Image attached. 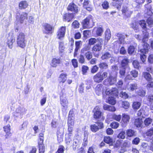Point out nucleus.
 Masks as SVG:
<instances>
[{
	"mask_svg": "<svg viewBox=\"0 0 153 153\" xmlns=\"http://www.w3.org/2000/svg\"><path fill=\"white\" fill-rule=\"evenodd\" d=\"M137 88V84L136 83L131 84L130 85V89L131 91H133L136 90Z\"/></svg>",
	"mask_w": 153,
	"mask_h": 153,
	"instance_id": "338daca9",
	"label": "nucleus"
},
{
	"mask_svg": "<svg viewBox=\"0 0 153 153\" xmlns=\"http://www.w3.org/2000/svg\"><path fill=\"white\" fill-rule=\"evenodd\" d=\"M130 72L133 78H135L138 76V72L135 70H133L130 71Z\"/></svg>",
	"mask_w": 153,
	"mask_h": 153,
	"instance_id": "052dcab7",
	"label": "nucleus"
},
{
	"mask_svg": "<svg viewBox=\"0 0 153 153\" xmlns=\"http://www.w3.org/2000/svg\"><path fill=\"white\" fill-rule=\"evenodd\" d=\"M59 51L61 53L63 52L65 49V47L64 45V43L63 42H59Z\"/></svg>",
	"mask_w": 153,
	"mask_h": 153,
	"instance_id": "603ef678",
	"label": "nucleus"
},
{
	"mask_svg": "<svg viewBox=\"0 0 153 153\" xmlns=\"http://www.w3.org/2000/svg\"><path fill=\"white\" fill-rule=\"evenodd\" d=\"M142 76L148 82L152 81L153 79L151 75L149 72H143Z\"/></svg>",
	"mask_w": 153,
	"mask_h": 153,
	"instance_id": "2f4dec72",
	"label": "nucleus"
},
{
	"mask_svg": "<svg viewBox=\"0 0 153 153\" xmlns=\"http://www.w3.org/2000/svg\"><path fill=\"white\" fill-rule=\"evenodd\" d=\"M103 39L102 38L100 37L97 39L95 38H91L88 40V45L90 46L94 45L96 42L97 43Z\"/></svg>",
	"mask_w": 153,
	"mask_h": 153,
	"instance_id": "b1692460",
	"label": "nucleus"
},
{
	"mask_svg": "<svg viewBox=\"0 0 153 153\" xmlns=\"http://www.w3.org/2000/svg\"><path fill=\"white\" fill-rule=\"evenodd\" d=\"M72 65L74 68H76L78 66V63L76 59H73L71 60Z\"/></svg>",
	"mask_w": 153,
	"mask_h": 153,
	"instance_id": "774afa93",
	"label": "nucleus"
},
{
	"mask_svg": "<svg viewBox=\"0 0 153 153\" xmlns=\"http://www.w3.org/2000/svg\"><path fill=\"white\" fill-rule=\"evenodd\" d=\"M25 35L22 32H20L17 36L16 43L17 46L24 48L26 46L27 41L25 39Z\"/></svg>",
	"mask_w": 153,
	"mask_h": 153,
	"instance_id": "7ed1b4c3",
	"label": "nucleus"
},
{
	"mask_svg": "<svg viewBox=\"0 0 153 153\" xmlns=\"http://www.w3.org/2000/svg\"><path fill=\"white\" fill-rule=\"evenodd\" d=\"M66 30V26H61L58 30L56 35L58 39H61L65 36Z\"/></svg>",
	"mask_w": 153,
	"mask_h": 153,
	"instance_id": "4468645a",
	"label": "nucleus"
},
{
	"mask_svg": "<svg viewBox=\"0 0 153 153\" xmlns=\"http://www.w3.org/2000/svg\"><path fill=\"white\" fill-rule=\"evenodd\" d=\"M111 57V54L108 52H106L102 55L101 58L102 60H104L108 59L110 58Z\"/></svg>",
	"mask_w": 153,
	"mask_h": 153,
	"instance_id": "49530a36",
	"label": "nucleus"
},
{
	"mask_svg": "<svg viewBox=\"0 0 153 153\" xmlns=\"http://www.w3.org/2000/svg\"><path fill=\"white\" fill-rule=\"evenodd\" d=\"M141 105L140 102L138 101H134L132 103V107L134 110L137 111L140 108Z\"/></svg>",
	"mask_w": 153,
	"mask_h": 153,
	"instance_id": "72a5a7b5",
	"label": "nucleus"
},
{
	"mask_svg": "<svg viewBox=\"0 0 153 153\" xmlns=\"http://www.w3.org/2000/svg\"><path fill=\"white\" fill-rule=\"evenodd\" d=\"M131 27L134 30L135 32H137L139 31V27L138 22L135 21L132 22L130 24Z\"/></svg>",
	"mask_w": 153,
	"mask_h": 153,
	"instance_id": "c85d7f7f",
	"label": "nucleus"
},
{
	"mask_svg": "<svg viewBox=\"0 0 153 153\" xmlns=\"http://www.w3.org/2000/svg\"><path fill=\"white\" fill-rule=\"evenodd\" d=\"M43 33L48 35H51L54 32V26L48 23H45L43 25Z\"/></svg>",
	"mask_w": 153,
	"mask_h": 153,
	"instance_id": "9b49d317",
	"label": "nucleus"
},
{
	"mask_svg": "<svg viewBox=\"0 0 153 153\" xmlns=\"http://www.w3.org/2000/svg\"><path fill=\"white\" fill-rule=\"evenodd\" d=\"M112 117L114 120L118 122H120L122 117V116L120 114L117 115L114 114L113 115Z\"/></svg>",
	"mask_w": 153,
	"mask_h": 153,
	"instance_id": "864d4df0",
	"label": "nucleus"
},
{
	"mask_svg": "<svg viewBox=\"0 0 153 153\" xmlns=\"http://www.w3.org/2000/svg\"><path fill=\"white\" fill-rule=\"evenodd\" d=\"M120 96L122 98L126 99L129 97V96L128 94L125 92L121 91L120 93Z\"/></svg>",
	"mask_w": 153,
	"mask_h": 153,
	"instance_id": "8fccbe9b",
	"label": "nucleus"
},
{
	"mask_svg": "<svg viewBox=\"0 0 153 153\" xmlns=\"http://www.w3.org/2000/svg\"><path fill=\"white\" fill-rule=\"evenodd\" d=\"M44 134L41 133L39 134V138L38 140V144H44Z\"/></svg>",
	"mask_w": 153,
	"mask_h": 153,
	"instance_id": "37998d69",
	"label": "nucleus"
},
{
	"mask_svg": "<svg viewBox=\"0 0 153 153\" xmlns=\"http://www.w3.org/2000/svg\"><path fill=\"white\" fill-rule=\"evenodd\" d=\"M96 28V36H100L103 33V30L102 27H95L94 28Z\"/></svg>",
	"mask_w": 153,
	"mask_h": 153,
	"instance_id": "f704fd0d",
	"label": "nucleus"
},
{
	"mask_svg": "<svg viewBox=\"0 0 153 153\" xmlns=\"http://www.w3.org/2000/svg\"><path fill=\"white\" fill-rule=\"evenodd\" d=\"M105 39L107 41H108L111 38V34L110 31L109 29L106 30L105 33Z\"/></svg>",
	"mask_w": 153,
	"mask_h": 153,
	"instance_id": "79ce46f5",
	"label": "nucleus"
},
{
	"mask_svg": "<svg viewBox=\"0 0 153 153\" xmlns=\"http://www.w3.org/2000/svg\"><path fill=\"white\" fill-rule=\"evenodd\" d=\"M28 4L26 0L21 1L19 3V8L20 10L25 9L28 6Z\"/></svg>",
	"mask_w": 153,
	"mask_h": 153,
	"instance_id": "bb28decb",
	"label": "nucleus"
},
{
	"mask_svg": "<svg viewBox=\"0 0 153 153\" xmlns=\"http://www.w3.org/2000/svg\"><path fill=\"white\" fill-rule=\"evenodd\" d=\"M89 69V68L88 66L86 65H83L82 67V73L83 75L85 74L88 70Z\"/></svg>",
	"mask_w": 153,
	"mask_h": 153,
	"instance_id": "e2e57ef3",
	"label": "nucleus"
},
{
	"mask_svg": "<svg viewBox=\"0 0 153 153\" xmlns=\"http://www.w3.org/2000/svg\"><path fill=\"white\" fill-rule=\"evenodd\" d=\"M146 99L149 103H152L153 102V95L149 94L147 96Z\"/></svg>",
	"mask_w": 153,
	"mask_h": 153,
	"instance_id": "4d7b16f0",
	"label": "nucleus"
},
{
	"mask_svg": "<svg viewBox=\"0 0 153 153\" xmlns=\"http://www.w3.org/2000/svg\"><path fill=\"white\" fill-rule=\"evenodd\" d=\"M75 16L74 13H71L65 12L62 16L63 21L65 22H71L75 18Z\"/></svg>",
	"mask_w": 153,
	"mask_h": 153,
	"instance_id": "ddd939ff",
	"label": "nucleus"
},
{
	"mask_svg": "<svg viewBox=\"0 0 153 153\" xmlns=\"http://www.w3.org/2000/svg\"><path fill=\"white\" fill-rule=\"evenodd\" d=\"M80 24L78 21L74 20L72 24V26L75 29H77L79 27Z\"/></svg>",
	"mask_w": 153,
	"mask_h": 153,
	"instance_id": "5fc2aeb1",
	"label": "nucleus"
},
{
	"mask_svg": "<svg viewBox=\"0 0 153 153\" xmlns=\"http://www.w3.org/2000/svg\"><path fill=\"white\" fill-rule=\"evenodd\" d=\"M103 108L105 110H107L111 112H114L116 110L114 106L105 104L103 106Z\"/></svg>",
	"mask_w": 153,
	"mask_h": 153,
	"instance_id": "473e14b6",
	"label": "nucleus"
},
{
	"mask_svg": "<svg viewBox=\"0 0 153 153\" xmlns=\"http://www.w3.org/2000/svg\"><path fill=\"white\" fill-rule=\"evenodd\" d=\"M129 62V60L125 56V58L121 62L120 64L121 68H126L128 66Z\"/></svg>",
	"mask_w": 153,
	"mask_h": 153,
	"instance_id": "c756f323",
	"label": "nucleus"
},
{
	"mask_svg": "<svg viewBox=\"0 0 153 153\" xmlns=\"http://www.w3.org/2000/svg\"><path fill=\"white\" fill-rule=\"evenodd\" d=\"M61 63V59L60 58H53L51 61L50 65L51 67L53 68L56 67L58 65Z\"/></svg>",
	"mask_w": 153,
	"mask_h": 153,
	"instance_id": "a211bd4d",
	"label": "nucleus"
},
{
	"mask_svg": "<svg viewBox=\"0 0 153 153\" xmlns=\"http://www.w3.org/2000/svg\"><path fill=\"white\" fill-rule=\"evenodd\" d=\"M91 49V46L89 45H86L81 50V52L82 53H84L85 52L89 51Z\"/></svg>",
	"mask_w": 153,
	"mask_h": 153,
	"instance_id": "09e8293b",
	"label": "nucleus"
},
{
	"mask_svg": "<svg viewBox=\"0 0 153 153\" xmlns=\"http://www.w3.org/2000/svg\"><path fill=\"white\" fill-rule=\"evenodd\" d=\"M114 97L113 96L109 97L106 102L111 105H114L116 103V100Z\"/></svg>",
	"mask_w": 153,
	"mask_h": 153,
	"instance_id": "e433bc0d",
	"label": "nucleus"
},
{
	"mask_svg": "<svg viewBox=\"0 0 153 153\" xmlns=\"http://www.w3.org/2000/svg\"><path fill=\"white\" fill-rule=\"evenodd\" d=\"M108 73L106 72H99L95 75L93 77L94 82L97 83L101 82L104 79L108 76Z\"/></svg>",
	"mask_w": 153,
	"mask_h": 153,
	"instance_id": "39448f33",
	"label": "nucleus"
},
{
	"mask_svg": "<svg viewBox=\"0 0 153 153\" xmlns=\"http://www.w3.org/2000/svg\"><path fill=\"white\" fill-rule=\"evenodd\" d=\"M99 68L101 69H106L108 68V65L105 62H101L98 64Z\"/></svg>",
	"mask_w": 153,
	"mask_h": 153,
	"instance_id": "a19ab883",
	"label": "nucleus"
},
{
	"mask_svg": "<svg viewBox=\"0 0 153 153\" xmlns=\"http://www.w3.org/2000/svg\"><path fill=\"white\" fill-rule=\"evenodd\" d=\"M93 118L97 120L96 123L98 124H103L102 122L104 120L105 118L99 106H96L93 111Z\"/></svg>",
	"mask_w": 153,
	"mask_h": 153,
	"instance_id": "f257e3e1",
	"label": "nucleus"
},
{
	"mask_svg": "<svg viewBox=\"0 0 153 153\" xmlns=\"http://www.w3.org/2000/svg\"><path fill=\"white\" fill-rule=\"evenodd\" d=\"M104 86L101 84L97 85L95 88V92L98 95H99L101 93L103 95V94H105V92L104 93Z\"/></svg>",
	"mask_w": 153,
	"mask_h": 153,
	"instance_id": "6ab92c4d",
	"label": "nucleus"
},
{
	"mask_svg": "<svg viewBox=\"0 0 153 153\" xmlns=\"http://www.w3.org/2000/svg\"><path fill=\"white\" fill-rule=\"evenodd\" d=\"M74 121V118L73 117H68V124H73Z\"/></svg>",
	"mask_w": 153,
	"mask_h": 153,
	"instance_id": "0e129e2a",
	"label": "nucleus"
},
{
	"mask_svg": "<svg viewBox=\"0 0 153 153\" xmlns=\"http://www.w3.org/2000/svg\"><path fill=\"white\" fill-rule=\"evenodd\" d=\"M93 17L91 15H88L82 22L81 23L84 29L90 28L91 27V23L93 21Z\"/></svg>",
	"mask_w": 153,
	"mask_h": 153,
	"instance_id": "1a4fd4ad",
	"label": "nucleus"
},
{
	"mask_svg": "<svg viewBox=\"0 0 153 153\" xmlns=\"http://www.w3.org/2000/svg\"><path fill=\"white\" fill-rule=\"evenodd\" d=\"M67 137H65V140H68L69 142H70L71 140V138L73 136V133L68 132L67 134Z\"/></svg>",
	"mask_w": 153,
	"mask_h": 153,
	"instance_id": "69168bd1",
	"label": "nucleus"
},
{
	"mask_svg": "<svg viewBox=\"0 0 153 153\" xmlns=\"http://www.w3.org/2000/svg\"><path fill=\"white\" fill-rule=\"evenodd\" d=\"M15 38L13 35L9 36L6 42L9 48L12 49L14 43L15 42Z\"/></svg>",
	"mask_w": 153,
	"mask_h": 153,
	"instance_id": "dca6fc26",
	"label": "nucleus"
},
{
	"mask_svg": "<svg viewBox=\"0 0 153 153\" xmlns=\"http://www.w3.org/2000/svg\"><path fill=\"white\" fill-rule=\"evenodd\" d=\"M139 25H140L141 27L142 30L143 34V35L142 39L144 40L148 39L149 36V33L147 31L148 29L147 27L146 22L144 20H141L138 22Z\"/></svg>",
	"mask_w": 153,
	"mask_h": 153,
	"instance_id": "20e7f679",
	"label": "nucleus"
},
{
	"mask_svg": "<svg viewBox=\"0 0 153 153\" xmlns=\"http://www.w3.org/2000/svg\"><path fill=\"white\" fill-rule=\"evenodd\" d=\"M113 5L117 9H120L124 0H112Z\"/></svg>",
	"mask_w": 153,
	"mask_h": 153,
	"instance_id": "393cba45",
	"label": "nucleus"
},
{
	"mask_svg": "<svg viewBox=\"0 0 153 153\" xmlns=\"http://www.w3.org/2000/svg\"><path fill=\"white\" fill-rule=\"evenodd\" d=\"M38 153H45V146L44 144H38Z\"/></svg>",
	"mask_w": 153,
	"mask_h": 153,
	"instance_id": "c9c22d12",
	"label": "nucleus"
},
{
	"mask_svg": "<svg viewBox=\"0 0 153 153\" xmlns=\"http://www.w3.org/2000/svg\"><path fill=\"white\" fill-rule=\"evenodd\" d=\"M65 150V147L63 145H59L55 153H64Z\"/></svg>",
	"mask_w": 153,
	"mask_h": 153,
	"instance_id": "3c124183",
	"label": "nucleus"
},
{
	"mask_svg": "<svg viewBox=\"0 0 153 153\" xmlns=\"http://www.w3.org/2000/svg\"><path fill=\"white\" fill-rule=\"evenodd\" d=\"M99 69V67L97 65H95L92 66L91 68V72L92 74H94L97 72Z\"/></svg>",
	"mask_w": 153,
	"mask_h": 153,
	"instance_id": "a18cd8bd",
	"label": "nucleus"
},
{
	"mask_svg": "<svg viewBox=\"0 0 153 153\" xmlns=\"http://www.w3.org/2000/svg\"><path fill=\"white\" fill-rule=\"evenodd\" d=\"M147 2H148L147 4H145V6L147 10V12L145 13L146 15L147 16H151L153 14V13L152 11V7L149 4L150 3L152 2L151 0H146Z\"/></svg>",
	"mask_w": 153,
	"mask_h": 153,
	"instance_id": "f3484780",
	"label": "nucleus"
},
{
	"mask_svg": "<svg viewBox=\"0 0 153 153\" xmlns=\"http://www.w3.org/2000/svg\"><path fill=\"white\" fill-rule=\"evenodd\" d=\"M84 55L87 59L88 60H90L93 57L92 53L90 51H87L84 53Z\"/></svg>",
	"mask_w": 153,
	"mask_h": 153,
	"instance_id": "c03bdc74",
	"label": "nucleus"
},
{
	"mask_svg": "<svg viewBox=\"0 0 153 153\" xmlns=\"http://www.w3.org/2000/svg\"><path fill=\"white\" fill-rule=\"evenodd\" d=\"M4 131L5 132L6 134L5 137L6 139L10 138L12 135L10 132V125H7L3 127Z\"/></svg>",
	"mask_w": 153,
	"mask_h": 153,
	"instance_id": "5701e85b",
	"label": "nucleus"
},
{
	"mask_svg": "<svg viewBox=\"0 0 153 153\" xmlns=\"http://www.w3.org/2000/svg\"><path fill=\"white\" fill-rule=\"evenodd\" d=\"M126 134L128 137H131L135 136L134 131L132 129H128L126 131Z\"/></svg>",
	"mask_w": 153,
	"mask_h": 153,
	"instance_id": "de8ad7c7",
	"label": "nucleus"
},
{
	"mask_svg": "<svg viewBox=\"0 0 153 153\" xmlns=\"http://www.w3.org/2000/svg\"><path fill=\"white\" fill-rule=\"evenodd\" d=\"M116 36L118 37L119 40L121 43L124 41L125 39V36L124 34L118 33L117 34Z\"/></svg>",
	"mask_w": 153,
	"mask_h": 153,
	"instance_id": "58836bf2",
	"label": "nucleus"
},
{
	"mask_svg": "<svg viewBox=\"0 0 153 153\" xmlns=\"http://www.w3.org/2000/svg\"><path fill=\"white\" fill-rule=\"evenodd\" d=\"M143 43V48L141 49L140 51L141 53L140 54V59L143 63H144L146 60V56L145 54L148 52L149 47V45L146 42V41L144 39H142Z\"/></svg>",
	"mask_w": 153,
	"mask_h": 153,
	"instance_id": "f03ea898",
	"label": "nucleus"
},
{
	"mask_svg": "<svg viewBox=\"0 0 153 153\" xmlns=\"http://www.w3.org/2000/svg\"><path fill=\"white\" fill-rule=\"evenodd\" d=\"M132 65L134 68L137 69H139L141 67L140 65V62L137 60H135L133 61Z\"/></svg>",
	"mask_w": 153,
	"mask_h": 153,
	"instance_id": "ea45409f",
	"label": "nucleus"
},
{
	"mask_svg": "<svg viewBox=\"0 0 153 153\" xmlns=\"http://www.w3.org/2000/svg\"><path fill=\"white\" fill-rule=\"evenodd\" d=\"M27 13L24 12L20 15L19 21L21 23H23L24 22L26 21L28 19Z\"/></svg>",
	"mask_w": 153,
	"mask_h": 153,
	"instance_id": "cd10ccee",
	"label": "nucleus"
},
{
	"mask_svg": "<svg viewBox=\"0 0 153 153\" xmlns=\"http://www.w3.org/2000/svg\"><path fill=\"white\" fill-rule=\"evenodd\" d=\"M135 48L134 46L130 45L128 49V52L130 55L132 54L134 52Z\"/></svg>",
	"mask_w": 153,
	"mask_h": 153,
	"instance_id": "13d9d810",
	"label": "nucleus"
},
{
	"mask_svg": "<svg viewBox=\"0 0 153 153\" xmlns=\"http://www.w3.org/2000/svg\"><path fill=\"white\" fill-rule=\"evenodd\" d=\"M65 89L64 88L61 90L59 96L60 103L63 108L67 109L68 108V102L66 98V94L65 93Z\"/></svg>",
	"mask_w": 153,
	"mask_h": 153,
	"instance_id": "423d86ee",
	"label": "nucleus"
},
{
	"mask_svg": "<svg viewBox=\"0 0 153 153\" xmlns=\"http://www.w3.org/2000/svg\"><path fill=\"white\" fill-rule=\"evenodd\" d=\"M122 107L125 109H127L130 106V104L127 101H124L122 102L121 103Z\"/></svg>",
	"mask_w": 153,
	"mask_h": 153,
	"instance_id": "4c0bfd02",
	"label": "nucleus"
},
{
	"mask_svg": "<svg viewBox=\"0 0 153 153\" xmlns=\"http://www.w3.org/2000/svg\"><path fill=\"white\" fill-rule=\"evenodd\" d=\"M144 136L148 140H151L153 139V128H151L148 130L144 134Z\"/></svg>",
	"mask_w": 153,
	"mask_h": 153,
	"instance_id": "aec40b11",
	"label": "nucleus"
},
{
	"mask_svg": "<svg viewBox=\"0 0 153 153\" xmlns=\"http://www.w3.org/2000/svg\"><path fill=\"white\" fill-rule=\"evenodd\" d=\"M83 8L89 12H91L93 10L92 5L91 4L89 0H84L82 4Z\"/></svg>",
	"mask_w": 153,
	"mask_h": 153,
	"instance_id": "2eb2a0df",
	"label": "nucleus"
},
{
	"mask_svg": "<svg viewBox=\"0 0 153 153\" xmlns=\"http://www.w3.org/2000/svg\"><path fill=\"white\" fill-rule=\"evenodd\" d=\"M67 74L65 73H62L59 76L58 81L59 84L64 83L67 79Z\"/></svg>",
	"mask_w": 153,
	"mask_h": 153,
	"instance_id": "4be33fe9",
	"label": "nucleus"
},
{
	"mask_svg": "<svg viewBox=\"0 0 153 153\" xmlns=\"http://www.w3.org/2000/svg\"><path fill=\"white\" fill-rule=\"evenodd\" d=\"M103 141L105 143L109 144L110 146L113 145V140L109 136H104Z\"/></svg>",
	"mask_w": 153,
	"mask_h": 153,
	"instance_id": "7c9ffc66",
	"label": "nucleus"
},
{
	"mask_svg": "<svg viewBox=\"0 0 153 153\" xmlns=\"http://www.w3.org/2000/svg\"><path fill=\"white\" fill-rule=\"evenodd\" d=\"M121 123L122 124H127L129 123L130 117V116L125 114H123L122 115Z\"/></svg>",
	"mask_w": 153,
	"mask_h": 153,
	"instance_id": "412c9836",
	"label": "nucleus"
},
{
	"mask_svg": "<svg viewBox=\"0 0 153 153\" xmlns=\"http://www.w3.org/2000/svg\"><path fill=\"white\" fill-rule=\"evenodd\" d=\"M102 6L103 9L107 10L109 7V3L108 1H105L102 4Z\"/></svg>",
	"mask_w": 153,
	"mask_h": 153,
	"instance_id": "6e6d98bb",
	"label": "nucleus"
},
{
	"mask_svg": "<svg viewBox=\"0 0 153 153\" xmlns=\"http://www.w3.org/2000/svg\"><path fill=\"white\" fill-rule=\"evenodd\" d=\"M67 10L68 11L72 12L71 13H74L75 15L78 14L79 10V7L73 2L69 4L67 8Z\"/></svg>",
	"mask_w": 153,
	"mask_h": 153,
	"instance_id": "f8f14e48",
	"label": "nucleus"
},
{
	"mask_svg": "<svg viewBox=\"0 0 153 153\" xmlns=\"http://www.w3.org/2000/svg\"><path fill=\"white\" fill-rule=\"evenodd\" d=\"M146 22L148 25L149 26L151 27L153 25V19L149 17L147 19Z\"/></svg>",
	"mask_w": 153,
	"mask_h": 153,
	"instance_id": "680f3d73",
	"label": "nucleus"
},
{
	"mask_svg": "<svg viewBox=\"0 0 153 153\" xmlns=\"http://www.w3.org/2000/svg\"><path fill=\"white\" fill-rule=\"evenodd\" d=\"M133 77L132 75H131V74L130 73V72L129 73L128 72L126 77H125L124 79V80L125 81H126L128 80H132L133 79Z\"/></svg>",
	"mask_w": 153,
	"mask_h": 153,
	"instance_id": "bf43d9fd",
	"label": "nucleus"
},
{
	"mask_svg": "<svg viewBox=\"0 0 153 153\" xmlns=\"http://www.w3.org/2000/svg\"><path fill=\"white\" fill-rule=\"evenodd\" d=\"M117 75L113 76L110 74L108 77L105 79L103 81V84L105 85H112L117 81Z\"/></svg>",
	"mask_w": 153,
	"mask_h": 153,
	"instance_id": "9d476101",
	"label": "nucleus"
},
{
	"mask_svg": "<svg viewBox=\"0 0 153 153\" xmlns=\"http://www.w3.org/2000/svg\"><path fill=\"white\" fill-rule=\"evenodd\" d=\"M122 14L126 17H130L132 12L129 11L128 8L126 7H123L122 10Z\"/></svg>",
	"mask_w": 153,
	"mask_h": 153,
	"instance_id": "a878e982",
	"label": "nucleus"
},
{
	"mask_svg": "<svg viewBox=\"0 0 153 153\" xmlns=\"http://www.w3.org/2000/svg\"><path fill=\"white\" fill-rule=\"evenodd\" d=\"M118 90L116 88H112L111 89L108 88H107L105 89V94H103V97L104 98H106L107 96H111L116 97L118 96Z\"/></svg>",
	"mask_w": 153,
	"mask_h": 153,
	"instance_id": "6e6552de",
	"label": "nucleus"
},
{
	"mask_svg": "<svg viewBox=\"0 0 153 153\" xmlns=\"http://www.w3.org/2000/svg\"><path fill=\"white\" fill-rule=\"evenodd\" d=\"M103 42V39L92 46L91 51L94 57L97 58H98L99 57L100 53H96L100 52L102 50Z\"/></svg>",
	"mask_w": 153,
	"mask_h": 153,
	"instance_id": "0eeeda50",
	"label": "nucleus"
}]
</instances>
